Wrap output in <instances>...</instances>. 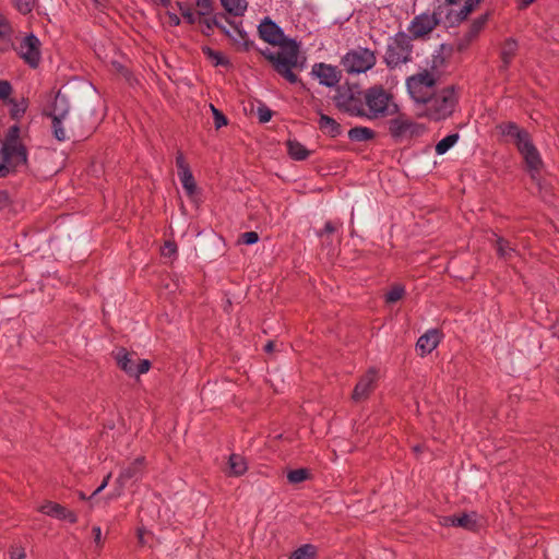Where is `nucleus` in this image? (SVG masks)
Listing matches in <instances>:
<instances>
[{"label": "nucleus", "mask_w": 559, "mask_h": 559, "mask_svg": "<svg viewBox=\"0 0 559 559\" xmlns=\"http://www.w3.org/2000/svg\"><path fill=\"white\" fill-rule=\"evenodd\" d=\"M10 171H13L10 165L2 160V163H0V178L7 177Z\"/></svg>", "instance_id": "obj_55"}, {"label": "nucleus", "mask_w": 559, "mask_h": 559, "mask_svg": "<svg viewBox=\"0 0 559 559\" xmlns=\"http://www.w3.org/2000/svg\"><path fill=\"white\" fill-rule=\"evenodd\" d=\"M498 129L503 135L512 138L516 147L531 138L526 130L521 129L515 122L512 121L499 124Z\"/></svg>", "instance_id": "obj_23"}, {"label": "nucleus", "mask_w": 559, "mask_h": 559, "mask_svg": "<svg viewBox=\"0 0 559 559\" xmlns=\"http://www.w3.org/2000/svg\"><path fill=\"white\" fill-rule=\"evenodd\" d=\"M176 166L178 168V176L182 188L186 191V194L189 198H192L197 192V182L181 151L177 152Z\"/></svg>", "instance_id": "obj_16"}, {"label": "nucleus", "mask_w": 559, "mask_h": 559, "mask_svg": "<svg viewBox=\"0 0 559 559\" xmlns=\"http://www.w3.org/2000/svg\"><path fill=\"white\" fill-rule=\"evenodd\" d=\"M78 495H79V498H80L81 500H91V499H93V498H94V497H91V496H90V497H87L83 491H79V492H78Z\"/></svg>", "instance_id": "obj_62"}, {"label": "nucleus", "mask_w": 559, "mask_h": 559, "mask_svg": "<svg viewBox=\"0 0 559 559\" xmlns=\"http://www.w3.org/2000/svg\"><path fill=\"white\" fill-rule=\"evenodd\" d=\"M230 32L226 35L235 45L242 47L243 50H249L253 43L248 39V34L242 29L241 22L230 23Z\"/></svg>", "instance_id": "obj_25"}, {"label": "nucleus", "mask_w": 559, "mask_h": 559, "mask_svg": "<svg viewBox=\"0 0 559 559\" xmlns=\"http://www.w3.org/2000/svg\"><path fill=\"white\" fill-rule=\"evenodd\" d=\"M13 4L21 14L26 15L33 11L35 0H13Z\"/></svg>", "instance_id": "obj_42"}, {"label": "nucleus", "mask_w": 559, "mask_h": 559, "mask_svg": "<svg viewBox=\"0 0 559 559\" xmlns=\"http://www.w3.org/2000/svg\"><path fill=\"white\" fill-rule=\"evenodd\" d=\"M20 57L32 68H36L40 60V41L34 35L25 36L19 46Z\"/></svg>", "instance_id": "obj_14"}, {"label": "nucleus", "mask_w": 559, "mask_h": 559, "mask_svg": "<svg viewBox=\"0 0 559 559\" xmlns=\"http://www.w3.org/2000/svg\"><path fill=\"white\" fill-rule=\"evenodd\" d=\"M241 240L246 245H253V243L258 242L259 235L255 231H246V233L241 234Z\"/></svg>", "instance_id": "obj_51"}, {"label": "nucleus", "mask_w": 559, "mask_h": 559, "mask_svg": "<svg viewBox=\"0 0 559 559\" xmlns=\"http://www.w3.org/2000/svg\"><path fill=\"white\" fill-rule=\"evenodd\" d=\"M39 511L48 516L56 518L58 520H66L72 524L78 522L76 514L64 508L63 506L48 501L39 508Z\"/></svg>", "instance_id": "obj_19"}, {"label": "nucleus", "mask_w": 559, "mask_h": 559, "mask_svg": "<svg viewBox=\"0 0 559 559\" xmlns=\"http://www.w3.org/2000/svg\"><path fill=\"white\" fill-rule=\"evenodd\" d=\"M483 0H433V13L440 24L445 27H454L465 21L468 15L480 4Z\"/></svg>", "instance_id": "obj_4"}, {"label": "nucleus", "mask_w": 559, "mask_h": 559, "mask_svg": "<svg viewBox=\"0 0 559 559\" xmlns=\"http://www.w3.org/2000/svg\"><path fill=\"white\" fill-rule=\"evenodd\" d=\"M10 25L7 20L0 14V37H5L10 33Z\"/></svg>", "instance_id": "obj_53"}, {"label": "nucleus", "mask_w": 559, "mask_h": 559, "mask_svg": "<svg viewBox=\"0 0 559 559\" xmlns=\"http://www.w3.org/2000/svg\"><path fill=\"white\" fill-rule=\"evenodd\" d=\"M439 75L433 71L424 69L418 73H415L406 79V87L411 98L414 102L415 109L424 102L427 97L432 95L436 91Z\"/></svg>", "instance_id": "obj_8"}, {"label": "nucleus", "mask_w": 559, "mask_h": 559, "mask_svg": "<svg viewBox=\"0 0 559 559\" xmlns=\"http://www.w3.org/2000/svg\"><path fill=\"white\" fill-rule=\"evenodd\" d=\"M489 19V13H485L476 17L472 24L469 25L468 32L466 33V37L468 40H472L481 32V29L486 26Z\"/></svg>", "instance_id": "obj_33"}, {"label": "nucleus", "mask_w": 559, "mask_h": 559, "mask_svg": "<svg viewBox=\"0 0 559 559\" xmlns=\"http://www.w3.org/2000/svg\"><path fill=\"white\" fill-rule=\"evenodd\" d=\"M442 334L437 329L428 330L425 334H423L416 344L417 349L419 350L420 356H426L430 354L433 349L437 348L439 343L441 342Z\"/></svg>", "instance_id": "obj_20"}, {"label": "nucleus", "mask_w": 559, "mask_h": 559, "mask_svg": "<svg viewBox=\"0 0 559 559\" xmlns=\"http://www.w3.org/2000/svg\"><path fill=\"white\" fill-rule=\"evenodd\" d=\"M135 354L129 353L126 348L120 347L115 353V359L118 367L128 376L133 377L134 366L136 365L134 357Z\"/></svg>", "instance_id": "obj_24"}, {"label": "nucleus", "mask_w": 559, "mask_h": 559, "mask_svg": "<svg viewBox=\"0 0 559 559\" xmlns=\"http://www.w3.org/2000/svg\"><path fill=\"white\" fill-rule=\"evenodd\" d=\"M412 37L405 32H397L388 40L383 61L389 69H395L413 60Z\"/></svg>", "instance_id": "obj_6"}, {"label": "nucleus", "mask_w": 559, "mask_h": 559, "mask_svg": "<svg viewBox=\"0 0 559 559\" xmlns=\"http://www.w3.org/2000/svg\"><path fill=\"white\" fill-rule=\"evenodd\" d=\"M12 93V85L9 81L2 80L0 81V98L3 102H9L10 95Z\"/></svg>", "instance_id": "obj_45"}, {"label": "nucleus", "mask_w": 559, "mask_h": 559, "mask_svg": "<svg viewBox=\"0 0 559 559\" xmlns=\"http://www.w3.org/2000/svg\"><path fill=\"white\" fill-rule=\"evenodd\" d=\"M20 132L17 124L11 126L0 148L1 159L10 165L13 171L27 165V148L20 139Z\"/></svg>", "instance_id": "obj_5"}, {"label": "nucleus", "mask_w": 559, "mask_h": 559, "mask_svg": "<svg viewBox=\"0 0 559 559\" xmlns=\"http://www.w3.org/2000/svg\"><path fill=\"white\" fill-rule=\"evenodd\" d=\"M151 368V361L147 359H139V362L134 366L133 377L146 373Z\"/></svg>", "instance_id": "obj_47"}, {"label": "nucleus", "mask_w": 559, "mask_h": 559, "mask_svg": "<svg viewBox=\"0 0 559 559\" xmlns=\"http://www.w3.org/2000/svg\"><path fill=\"white\" fill-rule=\"evenodd\" d=\"M399 112L394 96L382 85H373L365 90L362 118L376 120L393 116Z\"/></svg>", "instance_id": "obj_3"}, {"label": "nucleus", "mask_w": 559, "mask_h": 559, "mask_svg": "<svg viewBox=\"0 0 559 559\" xmlns=\"http://www.w3.org/2000/svg\"><path fill=\"white\" fill-rule=\"evenodd\" d=\"M92 533L94 535V542L96 543V545L100 546L102 545V530L99 526H94L92 528Z\"/></svg>", "instance_id": "obj_54"}, {"label": "nucleus", "mask_w": 559, "mask_h": 559, "mask_svg": "<svg viewBox=\"0 0 559 559\" xmlns=\"http://www.w3.org/2000/svg\"><path fill=\"white\" fill-rule=\"evenodd\" d=\"M552 335L559 338V320L551 326Z\"/></svg>", "instance_id": "obj_60"}, {"label": "nucleus", "mask_w": 559, "mask_h": 559, "mask_svg": "<svg viewBox=\"0 0 559 559\" xmlns=\"http://www.w3.org/2000/svg\"><path fill=\"white\" fill-rule=\"evenodd\" d=\"M25 549L21 546H12L10 548V559H25Z\"/></svg>", "instance_id": "obj_52"}, {"label": "nucleus", "mask_w": 559, "mask_h": 559, "mask_svg": "<svg viewBox=\"0 0 559 559\" xmlns=\"http://www.w3.org/2000/svg\"><path fill=\"white\" fill-rule=\"evenodd\" d=\"M12 204L11 197L7 190H0V212L9 209Z\"/></svg>", "instance_id": "obj_50"}, {"label": "nucleus", "mask_w": 559, "mask_h": 559, "mask_svg": "<svg viewBox=\"0 0 559 559\" xmlns=\"http://www.w3.org/2000/svg\"><path fill=\"white\" fill-rule=\"evenodd\" d=\"M202 52L215 67L229 66V60L221 51H217V50L212 49L211 47L204 46V47H202Z\"/></svg>", "instance_id": "obj_32"}, {"label": "nucleus", "mask_w": 559, "mask_h": 559, "mask_svg": "<svg viewBox=\"0 0 559 559\" xmlns=\"http://www.w3.org/2000/svg\"><path fill=\"white\" fill-rule=\"evenodd\" d=\"M522 8H526L532 4L535 0H519Z\"/></svg>", "instance_id": "obj_61"}, {"label": "nucleus", "mask_w": 559, "mask_h": 559, "mask_svg": "<svg viewBox=\"0 0 559 559\" xmlns=\"http://www.w3.org/2000/svg\"><path fill=\"white\" fill-rule=\"evenodd\" d=\"M310 477V473L307 468L292 469L287 474V479L290 484H299L307 480Z\"/></svg>", "instance_id": "obj_38"}, {"label": "nucleus", "mask_w": 559, "mask_h": 559, "mask_svg": "<svg viewBox=\"0 0 559 559\" xmlns=\"http://www.w3.org/2000/svg\"><path fill=\"white\" fill-rule=\"evenodd\" d=\"M365 90L357 84H344L336 88L333 97L335 106L343 112L353 117L362 118Z\"/></svg>", "instance_id": "obj_7"}, {"label": "nucleus", "mask_w": 559, "mask_h": 559, "mask_svg": "<svg viewBox=\"0 0 559 559\" xmlns=\"http://www.w3.org/2000/svg\"><path fill=\"white\" fill-rule=\"evenodd\" d=\"M259 36L265 43L278 46L280 50L274 52L269 48L259 52L272 64L274 71L283 76L290 84L299 82L294 69L301 70L304 61L299 60L300 45L296 39L284 35L283 29L271 19L265 17L258 27Z\"/></svg>", "instance_id": "obj_1"}, {"label": "nucleus", "mask_w": 559, "mask_h": 559, "mask_svg": "<svg viewBox=\"0 0 559 559\" xmlns=\"http://www.w3.org/2000/svg\"><path fill=\"white\" fill-rule=\"evenodd\" d=\"M286 146L289 157L294 160H305L311 154V151L297 140H288Z\"/></svg>", "instance_id": "obj_28"}, {"label": "nucleus", "mask_w": 559, "mask_h": 559, "mask_svg": "<svg viewBox=\"0 0 559 559\" xmlns=\"http://www.w3.org/2000/svg\"><path fill=\"white\" fill-rule=\"evenodd\" d=\"M459 139H460L459 133H452V134L447 135L445 138H443L441 141H439L436 144V147H435L436 153L438 155L445 154L452 146H454L456 144Z\"/></svg>", "instance_id": "obj_34"}, {"label": "nucleus", "mask_w": 559, "mask_h": 559, "mask_svg": "<svg viewBox=\"0 0 559 559\" xmlns=\"http://www.w3.org/2000/svg\"><path fill=\"white\" fill-rule=\"evenodd\" d=\"M211 22L215 24V27L219 28L225 35H227L231 29L230 23H235L234 21H230L224 13L215 14Z\"/></svg>", "instance_id": "obj_36"}, {"label": "nucleus", "mask_w": 559, "mask_h": 559, "mask_svg": "<svg viewBox=\"0 0 559 559\" xmlns=\"http://www.w3.org/2000/svg\"><path fill=\"white\" fill-rule=\"evenodd\" d=\"M317 548L311 544L302 545L297 548L289 559H316Z\"/></svg>", "instance_id": "obj_35"}, {"label": "nucleus", "mask_w": 559, "mask_h": 559, "mask_svg": "<svg viewBox=\"0 0 559 559\" xmlns=\"http://www.w3.org/2000/svg\"><path fill=\"white\" fill-rule=\"evenodd\" d=\"M379 380V370L374 367L369 368L356 383L352 400L360 403L369 399L370 394L376 390Z\"/></svg>", "instance_id": "obj_12"}, {"label": "nucleus", "mask_w": 559, "mask_h": 559, "mask_svg": "<svg viewBox=\"0 0 559 559\" xmlns=\"http://www.w3.org/2000/svg\"><path fill=\"white\" fill-rule=\"evenodd\" d=\"M197 8L199 17L211 14L213 10V0H195L194 5Z\"/></svg>", "instance_id": "obj_41"}, {"label": "nucleus", "mask_w": 559, "mask_h": 559, "mask_svg": "<svg viewBox=\"0 0 559 559\" xmlns=\"http://www.w3.org/2000/svg\"><path fill=\"white\" fill-rule=\"evenodd\" d=\"M210 107L213 114L215 128L221 129L222 127L226 126L228 122L226 116L221 110H218L214 105L211 104Z\"/></svg>", "instance_id": "obj_44"}, {"label": "nucleus", "mask_w": 559, "mask_h": 559, "mask_svg": "<svg viewBox=\"0 0 559 559\" xmlns=\"http://www.w3.org/2000/svg\"><path fill=\"white\" fill-rule=\"evenodd\" d=\"M110 478H111V473H108V474L104 477L103 483H104L105 485H107V486H108Z\"/></svg>", "instance_id": "obj_63"}, {"label": "nucleus", "mask_w": 559, "mask_h": 559, "mask_svg": "<svg viewBox=\"0 0 559 559\" xmlns=\"http://www.w3.org/2000/svg\"><path fill=\"white\" fill-rule=\"evenodd\" d=\"M177 7L187 23L195 24L199 21V17L192 11V3L177 2Z\"/></svg>", "instance_id": "obj_37"}, {"label": "nucleus", "mask_w": 559, "mask_h": 559, "mask_svg": "<svg viewBox=\"0 0 559 559\" xmlns=\"http://www.w3.org/2000/svg\"><path fill=\"white\" fill-rule=\"evenodd\" d=\"M444 526L463 527L468 531H476L477 521L475 513H463L460 515H448L442 519L441 522Z\"/></svg>", "instance_id": "obj_22"}, {"label": "nucleus", "mask_w": 559, "mask_h": 559, "mask_svg": "<svg viewBox=\"0 0 559 559\" xmlns=\"http://www.w3.org/2000/svg\"><path fill=\"white\" fill-rule=\"evenodd\" d=\"M389 133L395 141H402L406 138L419 135L421 128L406 116L399 115L389 121Z\"/></svg>", "instance_id": "obj_11"}, {"label": "nucleus", "mask_w": 559, "mask_h": 559, "mask_svg": "<svg viewBox=\"0 0 559 559\" xmlns=\"http://www.w3.org/2000/svg\"><path fill=\"white\" fill-rule=\"evenodd\" d=\"M228 469L229 476L238 477L243 475L248 469L246 459L240 454H230L228 459Z\"/></svg>", "instance_id": "obj_29"}, {"label": "nucleus", "mask_w": 559, "mask_h": 559, "mask_svg": "<svg viewBox=\"0 0 559 559\" xmlns=\"http://www.w3.org/2000/svg\"><path fill=\"white\" fill-rule=\"evenodd\" d=\"M459 104V93L454 85L436 91L426 98L416 109L419 118H426L435 122L450 118Z\"/></svg>", "instance_id": "obj_2"}, {"label": "nucleus", "mask_w": 559, "mask_h": 559, "mask_svg": "<svg viewBox=\"0 0 559 559\" xmlns=\"http://www.w3.org/2000/svg\"><path fill=\"white\" fill-rule=\"evenodd\" d=\"M318 124H319V129L325 135H329L331 138H336V136L341 135V133H342L341 124L335 119H333L332 117H330L325 114H320Z\"/></svg>", "instance_id": "obj_26"}, {"label": "nucleus", "mask_w": 559, "mask_h": 559, "mask_svg": "<svg viewBox=\"0 0 559 559\" xmlns=\"http://www.w3.org/2000/svg\"><path fill=\"white\" fill-rule=\"evenodd\" d=\"M444 63H445L444 57L442 56V53L438 52V53L431 56L429 69H427V70L433 71L440 76L439 70L444 66Z\"/></svg>", "instance_id": "obj_43"}, {"label": "nucleus", "mask_w": 559, "mask_h": 559, "mask_svg": "<svg viewBox=\"0 0 559 559\" xmlns=\"http://www.w3.org/2000/svg\"><path fill=\"white\" fill-rule=\"evenodd\" d=\"M491 237L488 240L495 246L497 257L501 260L509 261L516 253V248L508 239L497 235L495 231H490Z\"/></svg>", "instance_id": "obj_21"}, {"label": "nucleus", "mask_w": 559, "mask_h": 559, "mask_svg": "<svg viewBox=\"0 0 559 559\" xmlns=\"http://www.w3.org/2000/svg\"><path fill=\"white\" fill-rule=\"evenodd\" d=\"M223 8L234 16H242L247 10V0H221Z\"/></svg>", "instance_id": "obj_31"}, {"label": "nucleus", "mask_w": 559, "mask_h": 559, "mask_svg": "<svg viewBox=\"0 0 559 559\" xmlns=\"http://www.w3.org/2000/svg\"><path fill=\"white\" fill-rule=\"evenodd\" d=\"M336 230L334 224L332 222H326L324 224V227H323V230L321 233H319V236H322L324 233L325 234H332Z\"/></svg>", "instance_id": "obj_56"}, {"label": "nucleus", "mask_w": 559, "mask_h": 559, "mask_svg": "<svg viewBox=\"0 0 559 559\" xmlns=\"http://www.w3.org/2000/svg\"><path fill=\"white\" fill-rule=\"evenodd\" d=\"M177 245L173 240L165 241L164 246L162 247V255L164 257H171L177 253Z\"/></svg>", "instance_id": "obj_48"}, {"label": "nucleus", "mask_w": 559, "mask_h": 559, "mask_svg": "<svg viewBox=\"0 0 559 559\" xmlns=\"http://www.w3.org/2000/svg\"><path fill=\"white\" fill-rule=\"evenodd\" d=\"M275 348V343L273 341H269L264 346L265 353H272Z\"/></svg>", "instance_id": "obj_58"}, {"label": "nucleus", "mask_w": 559, "mask_h": 559, "mask_svg": "<svg viewBox=\"0 0 559 559\" xmlns=\"http://www.w3.org/2000/svg\"><path fill=\"white\" fill-rule=\"evenodd\" d=\"M376 63V52L362 47L348 50L341 59V66L348 74L366 73Z\"/></svg>", "instance_id": "obj_9"}, {"label": "nucleus", "mask_w": 559, "mask_h": 559, "mask_svg": "<svg viewBox=\"0 0 559 559\" xmlns=\"http://www.w3.org/2000/svg\"><path fill=\"white\" fill-rule=\"evenodd\" d=\"M181 3H192V7L194 5L195 3V0H183V1H180Z\"/></svg>", "instance_id": "obj_64"}, {"label": "nucleus", "mask_w": 559, "mask_h": 559, "mask_svg": "<svg viewBox=\"0 0 559 559\" xmlns=\"http://www.w3.org/2000/svg\"><path fill=\"white\" fill-rule=\"evenodd\" d=\"M213 17H199V25L201 27V31L204 35L210 36L213 27H215V24H213L211 21Z\"/></svg>", "instance_id": "obj_46"}, {"label": "nucleus", "mask_w": 559, "mask_h": 559, "mask_svg": "<svg viewBox=\"0 0 559 559\" xmlns=\"http://www.w3.org/2000/svg\"><path fill=\"white\" fill-rule=\"evenodd\" d=\"M405 289L401 285L393 286L385 295V301L388 304H394L403 298Z\"/></svg>", "instance_id": "obj_40"}, {"label": "nucleus", "mask_w": 559, "mask_h": 559, "mask_svg": "<svg viewBox=\"0 0 559 559\" xmlns=\"http://www.w3.org/2000/svg\"><path fill=\"white\" fill-rule=\"evenodd\" d=\"M258 118L261 123H266L272 118V110L266 106H261L258 108Z\"/></svg>", "instance_id": "obj_49"}, {"label": "nucleus", "mask_w": 559, "mask_h": 559, "mask_svg": "<svg viewBox=\"0 0 559 559\" xmlns=\"http://www.w3.org/2000/svg\"><path fill=\"white\" fill-rule=\"evenodd\" d=\"M376 138V132L367 127H354L348 131V139L353 142H367Z\"/></svg>", "instance_id": "obj_30"}, {"label": "nucleus", "mask_w": 559, "mask_h": 559, "mask_svg": "<svg viewBox=\"0 0 559 559\" xmlns=\"http://www.w3.org/2000/svg\"><path fill=\"white\" fill-rule=\"evenodd\" d=\"M169 23L173 26H178L180 24V17L176 13L168 12Z\"/></svg>", "instance_id": "obj_57"}, {"label": "nucleus", "mask_w": 559, "mask_h": 559, "mask_svg": "<svg viewBox=\"0 0 559 559\" xmlns=\"http://www.w3.org/2000/svg\"><path fill=\"white\" fill-rule=\"evenodd\" d=\"M519 45L514 38H508L504 40L501 47L500 58L502 61L501 68L507 70L511 64L512 60L518 53Z\"/></svg>", "instance_id": "obj_27"}, {"label": "nucleus", "mask_w": 559, "mask_h": 559, "mask_svg": "<svg viewBox=\"0 0 559 559\" xmlns=\"http://www.w3.org/2000/svg\"><path fill=\"white\" fill-rule=\"evenodd\" d=\"M145 459L143 456L136 457L134 461L129 463L127 466L121 468L119 476L116 479V484L119 487L118 495L121 493L122 489L130 480H138L143 474Z\"/></svg>", "instance_id": "obj_17"}, {"label": "nucleus", "mask_w": 559, "mask_h": 559, "mask_svg": "<svg viewBox=\"0 0 559 559\" xmlns=\"http://www.w3.org/2000/svg\"><path fill=\"white\" fill-rule=\"evenodd\" d=\"M7 103L11 105L10 115L13 119H19L24 115L27 107L24 100L17 103L11 98Z\"/></svg>", "instance_id": "obj_39"}, {"label": "nucleus", "mask_w": 559, "mask_h": 559, "mask_svg": "<svg viewBox=\"0 0 559 559\" xmlns=\"http://www.w3.org/2000/svg\"><path fill=\"white\" fill-rule=\"evenodd\" d=\"M440 23L435 13L424 12L416 15L409 23L407 31L408 36L413 39H421L427 37Z\"/></svg>", "instance_id": "obj_10"}, {"label": "nucleus", "mask_w": 559, "mask_h": 559, "mask_svg": "<svg viewBox=\"0 0 559 559\" xmlns=\"http://www.w3.org/2000/svg\"><path fill=\"white\" fill-rule=\"evenodd\" d=\"M311 73L319 80L321 85L328 87L335 86L342 78V73L337 67L323 62L313 64Z\"/></svg>", "instance_id": "obj_18"}, {"label": "nucleus", "mask_w": 559, "mask_h": 559, "mask_svg": "<svg viewBox=\"0 0 559 559\" xmlns=\"http://www.w3.org/2000/svg\"><path fill=\"white\" fill-rule=\"evenodd\" d=\"M64 104L66 98L58 94L53 102L52 111L49 114L52 120V133L55 138L60 142L69 139L64 128L62 127V120L66 118L68 109L59 108V106H62Z\"/></svg>", "instance_id": "obj_15"}, {"label": "nucleus", "mask_w": 559, "mask_h": 559, "mask_svg": "<svg viewBox=\"0 0 559 559\" xmlns=\"http://www.w3.org/2000/svg\"><path fill=\"white\" fill-rule=\"evenodd\" d=\"M516 148L523 156L526 168L531 173L532 178L535 179L536 175L539 174L543 167V160L538 150L532 141V138L527 139Z\"/></svg>", "instance_id": "obj_13"}, {"label": "nucleus", "mask_w": 559, "mask_h": 559, "mask_svg": "<svg viewBox=\"0 0 559 559\" xmlns=\"http://www.w3.org/2000/svg\"><path fill=\"white\" fill-rule=\"evenodd\" d=\"M107 487V485H105L103 481L100 483V485L92 492L91 497H95L97 496L99 492H102L105 488Z\"/></svg>", "instance_id": "obj_59"}]
</instances>
